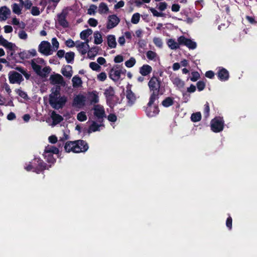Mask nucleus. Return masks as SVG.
<instances>
[{"label": "nucleus", "instance_id": "f8f14e48", "mask_svg": "<svg viewBox=\"0 0 257 257\" xmlns=\"http://www.w3.org/2000/svg\"><path fill=\"white\" fill-rule=\"evenodd\" d=\"M38 51L41 53L48 56L51 54L50 43L46 41H43L39 45Z\"/></svg>", "mask_w": 257, "mask_h": 257}, {"label": "nucleus", "instance_id": "2eb2a0df", "mask_svg": "<svg viewBox=\"0 0 257 257\" xmlns=\"http://www.w3.org/2000/svg\"><path fill=\"white\" fill-rule=\"evenodd\" d=\"M119 19L115 15H110L108 18L106 28L108 29H111L116 27L119 23Z\"/></svg>", "mask_w": 257, "mask_h": 257}, {"label": "nucleus", "instance_id": "cd10ccee", "mask_svg": "<svg viewBox=\"0 0 257 257\" xmlns=\"http://www.w3.org/2000/svg\"><path fill=\"white\" fill-rule=\"evenodd\" d=\"M57 154L59 153V149L54 147L51 146H47L44 150V154Z\"/></svg>", "mask_w": 257, "mask_h": 257}, {"label": "nucleus", "instance_id": "09e8293b", "mask_svg": "<svg viewBox=\"0 0 257 257\" xmlns=\"http://www.w3.org/2000/svg\"><path fill=\"white\" fill-rule=\"evenodd\" d=\"M192 76L190 78H188V79L190 78V79L193 81H196L200 77V74L197 71H194L191 73Z\"/></svg>", "mask_w": 257, "mask_h": 257}, {"label": "nucleus", "instance_id": "f03ea898", "mask_svg": "<svg viewBox=\"0 0 257 257\" xmlns=\"http://www.w3.org/2000/svg\"><path fill=\"white\" fill-rule=\"evenodd\" d=\"M89 148L87 143L84 140H79L75 141L67 142L64 146V149L67 153L72 152L75 153H84Z\"/></svg>", "mask_w": 257, "mask_h": 257}, {"label": "nucleus", "instance_id": "473e14b6", "mask_svg": "<svg viewBox=\"0 0 257 257\" xmlns=\"http://www.w3.org/2000/svg\"><path fill=\"white\" fill-rule=\"evenodd\" d=\"M108 11V8L105 3L102 2L99 4L98 8V12L99 14H106Z\"/></svg>", "mask_w": 257, "mask_h": 257}, {"label": "nucleus", "instance_id": "a211bd4d", "mask_svg": "<svg viewBox=\"0 0 257 257\" xmlns=\"http://www.w3.org/2000/svg\"><path fill=\"white\" fill-rule=\"evenodd\" d=\"M126 93L127 104L129 106H132L135 103L136 100V95L131 89H127L126 91Z\"/></svg>", "mask_w": 257, "mask_h": 257}, {"label": "nucleus", "instance_id": "680f3d73", "mask_svg": "<svg viewBox=\"0 0 257 257\" xmlns=\"http://www.w3.org/2000/svg\"><path fill=\"white\" fill-rule=\"evenodd\" d=\"M167 6L168 5L166 2H161L159 4L158 9L160 11H164L167 9Z\"/></svg>", "mask_w": 257, "mask_h": 257}, {"label": "nucleus", "instance_id": "79ce46f5", "mask_svg": "<svg viewBox=\"0 0 257 257\" xmlns=\"http://www.w3.org/2000/svg\"><path fill=\"white\" fill-rule=\"evenodd\" d=\"M16 93L21 97L24 98L25 100H28L29 99L27 93L21 89H17L16 90Z\"/></svg>", "mask_w": 257, "mask_h": 257}, {"label": "nucleus", "instance_id": "8fccbe9b", "mask_svg": "<svg viewBox=\"0 0 257 257\" xmlns=\"http://www.w3.org/2000/svg\"><path fill=\"white\" fill-rule=\"evenodd\" d=\"M209 112H210V107L209 103L208 102H206V103L204 105V110H203V114L204 115V117L205 118H207L209 115Z\"/></svg>", "mask_w": 257, "mask_h": 257}, {"label": "nucleus", "instance_id": "6ab92c4d", "mask_svg": "<svg viewBox=\"0 0 257 257\" xmlns=\"http://www.w3.org/2000/svg\"><path fill=\"white\" fill-rule=\"evenodd\" d=\"M109 77L114 81H118L120 78V72L118 69H116L115 66L110 69Z\"/></svg>", "mask_w": 257, "mask_h": 257}, {"label": "nucleus", "instance_id": "5701e85b", "mask_svg": "<svg viewBox=\"0 0 257 257\" xmlns=\"http://www.w3.org/2000/svg\"><path fill=\"white\" fill-rule=\"evenodd\" d=\"M107 45L110 48H115L116 46V42L114 35H109L107 37Z\"/></svg>", "mask_w": 257, "mask_h": 257}, {"label": "nucleus", "instance_id": "aec40b11", "mask_svg": "<svg viewBox=\"0 0 257 257\" xmlns=\"http://www.w3.org/2000/svg\"><path fill=\"white\" fill-rule=\"evenodd\" d=\"M61 72L65 77L70 78L73 74L72 67L69 65H66L61 69Z\"/></svg>", "mask_w": 257, "mask_h": 257}, {"label": "nucleus", "instance_id": "a878e982", "mask_svg": "<svg viewBox=\"0 0 257 257\" xmlns=\"http://www.w3.org/2000/svg\"><path fill=\"white\" fill-rule=\"evenodd\" d=\"M89 100L91 104H95L99 101V97L97 92L93 91L89 94Z\"/></svg>", "mask_w": 257, "mask_h": 257}, {"label": "nucleus", "instance_id": "1a4fd4ad", "mask_svg": "<svg viewBox=\"0 0 257 257\" xmlns=\"http://www.w3.org/2000/svg\"><path fill=\"white\" fill-rule=\"evenodd\" d=\"M178 41L179 44L187 47L190 49H195L197 47V44L192 40L186 38L184 36H181L178 38Z\"/></svg>", "mask_w": 257, "mask_h": 257}, {"label": "nucleus", "instance_id": "4468645a", "mask_svg": "<svg viewBox=\"0 0 257 257\" xmlns=\"http://www.w3.org/2000/svg\"><path fill=\"white\" fill-rule=\"evenodd\" d=\"M154 103L149 104V102L147 104V106L145 109L147 115L149 117H153L158 114L160 111L159 107L156 105L152 106Z\"/></svg>", "mask_w": 257, "mask_h": 257}, {"label": "nucleus", "instance_id": "bf43d9fd", "mask_svg": "<svg viewBox=\"0 0 257 257\" xmlns=\"http://www.w3.org/2000/svg\"><path fill=\"white\" fill-rule=\"evenodd\" d=\"M19 37L21 39L26 40L28 38V35L24 30H21L19 32Z\"/></svg>", "mask_w": 257, "mask_h": 257}, {"label": "nucleus", "instance_id": "9b49d317", "mask_svg": "<svg viewBox=\"0 0 257 257\" xmlns=\"http://www.w3.org/2000/svg\"><path fill=\"white\" fill-rule=\"evenodd\" d=\"M94 115L98 119L99 122H102L103 118L106 117L104 109L100 105H96L94 106Z\"/></svg>", "mask_w": 257, "mask_h": 257}, {"label": "nucleus", "instance_id": "2f4dec72", "mask_svg": "<svg viewBox=\"0 0 257 257\" xmlns=\"http://www.w3.org/2000/svg\"><path fill=\"white\" fill-rule=\"evenodd\" d=\"M74 57L75 53L72 51L66 53L65 56L67 62L71 64L74 62Z\"/></svg>", "mask_w": 257, "mask_h": 257}, {"label": "nucleus", "instance_id": "6e6d98bb", "mask_svg": "<svg viewBox=\"0 0 257 257\" xmlns=\"http://www.w3.org/2000/svg\"><path fill=\"white\" fill-rule=\"evenodd\" d=\"M31 14L32 15L36 16L40 15L39 9L37 7H32L31 9Z\"/></svg>", "mask_w": 257, "mask_h": 257}, {"label": "nucleus", "instance_id": "e2e57ef3", "mask_svg": "<svg viewBox=\"0 0 257 257\" xmlns=\"http://www.w3.org/2000/svg\"><path fill=\"white\" fill-rule=\"evenodd\" d=\"M52 43L55 50H57L59 47V43L56 38H53L52 39Z\"/></svg>", "mask_w": 257, "mask_h": 257}, {"label": "nucleus", "instance_id": "69168bd1", "mask_svg": "<svg viewBox=\"0 0 257 257\" xmlns=\"http://www.w3.org/2000/svg\"><path fill=\"white\" fill-rule=\"evenodd\" d=\"M123 61V57L122 55H118L114 57V61L116 63L122 62Z\"/></svg>", "mask_w": 257, "mask_h": 257}, {"label": "nucleus", "instance_id": "13d9d810", "mask_svg": "<svg viewBox=\"0 0 257 257\" xmlns=\"http://www.w3.org/2000/svg\"><path fill=\"white\" fill-rule=\"evenodd\" d=\"M88 23L90 26L95 27L97 25L98 22L94 18H90L88 21Z\"/></svg>", "mask_w": 257, "mask_h": 257}, {"label": "nucleus", "instance_id": "e433bc0d", "mask_svg": "<svg viewBox=\"0 0 257 257\" xmlns=\"http://www.w3.org/2000/svg\"><path fill=\"white\" fill-rule=\"evenodd\" d=\"M201 119V114L200 112L193 113L191 116V120L192 121L196 122Z\"/></svg>", "mask_w": 257, "mask_h": 257}, {"label": "nucleus", "instance_id": "774afa93", "mask_svg": "<svg viewBox=\"0 0 257 257\" xmlns=\"http://www.w3.org/2000/svg\"><path fill=\"white\" fill-rule=\"evenodd\" d=\"M23 5H24L26 9L29 10L32 7V3L30 0H26Z\"/></svg>", "mask_w": 257, "mask_h": 257}, {"label": "nucleus", "instance_id": "4be33fe9", "mask_svg": "<svg viewBox=\"0 0 257 257\" xmlns=\"http://www.w3.org/2000/svg\"><path fill=\"white\" fill-rule=\"evenodd\" d=\"M11 11L6 6L0 8V20L5 21L8 18V16L10 15Z\"/></svg>", "mask_w": 257, "mask_h": 257}, {"label": "nucleus", "instance_id": "de8ad7c7", "mask_svg": "<svg viewBox=\"0 0 257 257\" xmlns=\"http://www.w3.org/2000/svg\"><path fill=\"white\" fill-rule=\"evenodd\" d=\"M146 56L148 59L153 60L156 58L157 55L156 52L149 50L147 52Z\"/></svg>", "mask_w": 257, "mask_h": 257}, {"label": "nucleus", "instance_id": "7ed1b4c3", "mask_svg": "<svg viewBox=\"0 0 257 257\" xmlns=\"http://www.w3.org/2000/svg\"><path fill=\"white\" fill-rule=\"evenodd\" d=\"M27 171H32L37 174L43 172L45 170L48 169L47 165L40 158H35L25 167Z\"/></svg>", "mask_w": 257, "mask_h": 257}, {"label": "nucleus", "instance_id": "b1692460", "mask_svg": "<svg viewBox=\"0 0 257 257\" xmlns=\"http://www.w3.org/2000/svg\"><path fill=\"white\" fill-rule=\"evenodd\" d=\"M52 93L49 95V101L51 100L52 96L54 97L55 99H58V96L60 95V87L59 86L57 85L55 88H53L51 89Z\"/></svg>", "mask_w": 257, "mask_h": 257}, {"label": "nucleus", "instance_id": "39448f33", "mask_svg": "<svg viewBox=\"0 0 257 257\" xmlns=\"http://www.w3.org/2000/svg\"><path fill=\"white\" fill-rule=\"evenodd\" d=\"M31 67L36 73L42 77H46L51 71V69L49 66L45 67L42 70L41 66L37 64L34 61H32Z\"/></svg>", "mask_w": 257, "mask_h": 257}, {"label": "nucleus", "instance_id": "c756f323", "mask_svg": "<svg viewBox=\"0 0 257 257\" xmlns=\"http://www.w3.org/2000/svg\"><path fill=\"white\" fill-rule=\"evenodd\" d=\"M72 85L73 87H79L81 86L82 81L81 78L77 75L74 76L72 79Z\"/></svg>", "mask_w": 257, "mask_h": 257}, {"label": "nucleus", "instance_id": "bb28decb", "mask_svg": "<svg viewBox=\"0 0 257 257\" xmlns=\"http://www.w3.org/2000/svg\"><path fill=\"white\" fill-rule=\"evenodd\" d=\"M172 81L173 84L179 89L183 88L184 87L185 82L178 77L174 78Z\"/></svg>", "mask_w": 257, "mask_h": 257}, {"label": "nucleus", "instance_id": "412c9836", "mask_svg": "<svg viewBox=\"0 0 257 257\" xmlns=\"http://www.w3.org/2000/svg\"><path fill=\"white\" fill-rule=\"evenodd\" d=\"M152 68L148 64H144L140 68L139 72L143 76H146L149 75L152 71Z\"/></svg>", "mask_w": 257, "mask_h": 257}, {"label": "nucleus", "instance_id": "ea45409f", "mask_svg": "<svg viewBox=\"0 0 257 257\" xmlns=\"http://www.w3.org/2000/svg\"><path fill=\"white\" fill-rule=\"evenodd\" d=\"M90 68L93 71L99 72L101 70V67L100 65L94 62H91L89 63Z\"/></svg>", "mask_w": 257, "mask_h": 257}, {"label": "nucleus", "instance_id": "f3484780", "mask_svg": "<svg viewBox=\"0 0 257 257\" xmlns=\"http://www.w3.org/2000/svg\"><path fill=\"white\" fill-rule=\"evenodd\" d=\"M217 75L220 80L224 81L227 80L229 76L228 71L223 67L219 68Z\"/></svg>", "mask_w": 257, "mask_h": 257}, {"label": "nucleus", "instance_id": "052dcab7", "mask_svg": "<svg viewBox=\"0 0 257 257\" xmlns=\"http://www.w3.org/2000/svg\"><path fill=\"white\" fill-rule=\"evenodd\" d=\"M106 74L102 72L97 75V79L100 81H104L106 79Z\"/></svg>", "mask_w": 257, "mask_h": 257}, {"label": "nucleus", "instance_id": "3c124183", "mask_svg": "<svg viewBox=\"0 0 257 257\" xmlns=\"http://www.w3.org/2000/svg\"><path fill=\"white\" fill-rule=\"evenodd\" d=\"M196 86L199 91H202L206 86L205 82L203 81L200 80L197 82Z\"/></svg>", "mask_w": 257, "mask_h": 257}, {"label": "nucleus", "instance_id": "603ef678", "mask_svg": "<svg viewBox=\"0 0 257 257\" xmlns=\"http://www.w3.org/2000/svg\"><path fill=\"white\" fill-rule=\"evenodd\" d=\"M12 10L13 12L17 15H20L21 14V9L20 8L18 4L15 3L12 6Z\"/></svg>", "mask_w": 257, "mask_h": 257}, {"label": "nucleus", "instance_id": "393cba45", "mask_svg": "<svg viewBox=\"0 0 257 257\" xmlns=\"http://www.w3.org/2000/svg\"><path fill=\"white\" fill-rule=\"evenodd\" d=\"M51 117L53 122L55 124L60 123L63 120V117L60 114L56 113L54 111L52 112Z\"/></svg>", "mask_w": 257, "mask_h": 257}, {"label": "nucleus", "instance_id": "20e7f679", "mask_svg": "<svg viewBox=\"0 0 257 257\" xmlns=\"http://www.w3.org/2000/svg\"><path fill=\"white\" fill-rule=\"evenodd\" d=\"M224 121L222 117H215L210 123L211 130L214 133H219L224 128Z\"/></svg>", "mask_w": 257, "mask_h": 257}, {"label": "nucleus", "instance_id": "338daca9", "mask_svg": "<svg viewBox=\"0 0 257 257\" xmlns=\"http://www.w3.org/2000/svg\"><path fill=\"white\" fill-rule=\"evenodd\" d=\"M66 45L69 47L72 48L75 46L74 42L71 39H69L65 42Z\"/></svg>", "mask_w": 257, "mask_h": 257}, {"label": "nucleus", "instance_id": "72a5a7b5", "mask_svg": "<svg viewBox=\"0 0 257 257\" xmlns=\"http://www.w3.org/2000/svg\"><path fill=\"white\" fill-rule=\"evenodd\" d=\"M94 44H100L102 41V38L101 33L98 31H96L94 33Z\"/></svg>", "mask_w": 257, "mask_h": 257}, {"label": "nucleus", "instance_id": "4d7b16f0", "mask_svg": "<svg viewBox=\"0 0 257 257\" xmlns=\"http://www.w3.org/2000/svg\"><path fill=\"white\" fill-rule=\"evenodd\" d=\"M232 219L230 216H229L226 221V225L227 227L231 230L232 228Z\"/></svg>", "mask_w": 257, "mask_h": 257}, {"label": "nucleus", "instance_id": "58836bf2", "mask_svg": "<svg viewBox=\"0 0 257 257\" xmlns=\"http://www.w3.org/2000/svg\"><path fill=\"white\" fill-rule=\"evenodd\" d=\"M45 159L46 161L49 163L54 164L56 162V159L53 157V154H44Z\"/></svg>", "mask_w": 257, "mask_h": 257}, {"label": "nucleus", "instance_id": "c9c22d12", "mask_svg": "<svg viewBox=\"0 0 257 257\" xmlns=\"http://www.w3.org/2000/svg\"><path fill=\"white\" fill-rule=\"evenodd\" d=\"M100 126V124H97L95 121H93L92 124L89 127L88 133H91L92 132H95L99 131V127Z\"/></svg>", "mask_w": 257, "mask_h": 257}, {"label": "nucleus", "instance_id": "6e6552de", "mask_svg": "<svg viewBox=\"0 0 257 257\" xmlns=\"http://www.w3.org/2000/svg\"><path fill=\"white\" fill-rule=\"evenodd\" d=\"M8 76L10 83L11 84H20L24 80L22 74L15 71H11L9 73Z\"/></svg>", "mask_w": 257, "mask_h": 257}, {"label": "nucleus", "instance_id": "0e129e2a", "mask_svg": "<svg viewBox=\"0 0 257 257\" xmlns=\"http://www.w3.org/2000/svg\"><path fill=\"white\" fill-rule=\"evenodd\" d=\"M107 119L109 121L115 122L117 120L116 115L114 113H110L107 116Z\"/></svg>", "mask_w": 257, "mask_h": 257}, {"label": "nucleus", "instance_id": "a19ab883", "mask_svg": "<svg viewBox=\"0 0 257 257\" xmlns=\"http://www.w3.org/2000/svg\"><path fill=\"white\" fill-rule=\"evenodd\" d=\"M140 20V14L138 13H136L132 16L131 19V22L134 24H137Z\"/></svg>", "mask_w": 257, "mask_h": 257}, {"label": "nucleus", "instance_id": "49530a36", "mask_svg": "<svg viewBox=\"0 0 257 257\" xmlns=\"http://www.w3.org/2000/svg\"><path fill=\"white\" fill-rule=\"evenodd\" d=\"M149 11H150L154 16L163 17L165 16V14L163 13H159L155 9L153 8L149 7Z\"/></svg>", "mask_w": 257, "mask_h": 257}, {"label": "nucleus", "instance_id": "ddd939ff", "mask_svg": "<svg viewBox=\"0 0 257 257\" xmlns=\"http://www.w3.org/2000/svg\"><path fill=\"white\" fill-rule=\"evenodd\" d=\"M115 91L114 88L111 86H109L104 90V95L105 96L106 102L109 106L113 104L112 100Z\"/></svg>", "mask_w": 257, "mask_h": 257}, {"label": "nucleus", "instance_id": "c03bdc74", "mask_svg": "<svg viewBox=\"0 0 257 257\" xmlns=\"http://www.w3.org/2000/svg\"><path fill=\"white\" fill-rule=\"evenodd\" d=\"M136 63V59L134 57H131L129 60L125 62V65L128 68L133 67Z\"/></svg>", "mask_w": 257, "mask_h": 257}, {"label": "nucleus", "instance_id": "9d476101", "mask_svg": "<svg viewBox=\"0 0 257 257\" xmlns=\"http://www.w3.org/2000/svg\"><path fill=\"white\" fill-rule=\"evenodd\" d=\"M86 97L82 94L76 95L73 100L72 106L81 108L85 105Z\"/></svg>", "mask_w": 257, "mask_h": 257}, {"label": "nucleus", "instance_id": "f704fd0d", "mask_svg": "<svg viewBox=\"0 0 257 257\" xmlns=\"http://www.w3.org/2000/svg\"><path fill=\"white\" fill-rule=\"evenodd\" d=\"M92 30L90 29L82 31L80 34V37L81 39H86L92 34Z\"/></svg>", "mask_w": 257, "mask_h": 257}, {"label": "nucleus", "instance_id": "f257e3e1", "mask_svg": "<svg viewBox=\"0 0 257 257\" xmlns=\"http://www.w3.org/2000/svg\"><path fill=\"white\" fill-rule=\"evenodd\" d=\"M161 83L159 77L154 73L148 83L149 90L152 92L149 98V104L154 103L155 101L159 98V95L163 94L161 89Z\"/></svg>", "mask_w": 257, "mask_h": 257}, {"label": "nucleus", "instance_id": "dca6fc26", "mask_svg": "<svg viewBox=\"0 0 257 257\" xmlns=\"http://www.w3.org/2000/svg\"><path fill=\"white\" fill-rule=\"evenodd\" d=\"M50 83L52 85L61 84L64 85L65 82L63 77L59 74H52L49 78Z\"/></svg>", "mask_w": 257, "mask_h": 257}, {"label": "nucleus", "instance_id": "0eeeda50", "mask_svg": "<svg viewBox=\"0 0 257 257\" xmlns=\"http://www.w3.org/2000/svg\"><path fill=\"white\" fill-rule=\"evenodd\" d=\"M68 12L66 9H63L61 13L57 15V20L59 24L64 28L69 27V23L66 20L68 15Z\"/></svg>", "mask_w": 257, "mask_h": 257}, {"label": "nucleus", "instance_id": "5fc2aeb1", "mask_svg": "<svg viewBox=\"0 0 257 257\" xmlns=\"http://www.w3.org/2000/svg\"><path fill=\"white\" fill-rule=\"evenodd\" d=\"M97 9V7L94 5H91L90 6V8L88 9L87 14L91 15H94L96 13V10Z\"/></svg>", "mask_w": 257, "mask_h": 257}, {"label": "nucleus", "instance_id": "a18cd8bd", "mask_svg": "<svg viewBox=\"0 0 257 257\" xmlns=\"http://www.w3.org/2000/svg\"><path fill=\"white\" fill-rule=\"evenodd\" d=\"M77 119L80 121H84L87 119V116L84 111H81L77 114Z\"/></svg>", "mask_w": 257, "mask_h": 257}, {"label": "nucleus", "instance_id": "c85d7f7f", "mask_svg": "<svg viewBox=\"0 0 257 257\" xmlns=\"http://www.w3.org/2000/svg\"><path fill=\"white\" fill-rule=\"evenodd\" d=\"M174 103V98L172 97H167L165 98L162 102V104L165 107H168L172 106Z\"/></svg>", "mask_w": 257, "mask_h": 257}, {"label": "nucleus", "instance_id": "423d86ee", "mask_svg": "<svg viewBox=\"0 0 257 257\" xmlns=\"http://www.w3.org/2000/svg\"><path fill=\"white\" fill-rule=\"evenodd\" d=\"M51 99L49 101V103L55 109L62 108L67 102V97L64 95L58 97V99H55L52 96V99Z\"/></svg>", "mask_w": 257, "mask_h": 257}, {"label": "nucleus", "instance_id": "7c9ffc66", "mask_svg": "<svg viewBox=\"0 0 257 257\" xmlns=\"http://www.w3.org/2000/svg\"><path fill=\"white\" fill-rule=\"evenodd\" d=\"M167 44L168 46L172 50H176L179 48V46L181 45L178 41L177 43L172 39H169Z\"/></svg>", "mask_w": 257, "mask_h": 257}, {"label": "nucleus", "instance_id": "37998d69", "mask_svg": "<svg viewBox=\"0 0 257 257\" xmlns=\"http://www.w3.org/2000/svg\"><path fill=\"white\" fill-rule=\"evenodd\" d=\"M4 47L8 49L10 51H14L15 49L18 48L15 44L8 41L6 43Z\"/></svg>", "mask_w": 257, "mask_h": 257}, {"label": "nucleus", "instance_id": "4c0bfd02", "mask_svg": "<svg viewBox=\"0 0 257 257\" xmlns=\"http://www.w3.org/2000/svg\"><path fill=\"white\" fill-rule=\"evenodd\" d=\"M97 49L94 47L90 49L87 53L88 57L90 59H93L97 54Z\"/></svg>", "mask_w": 257, "mask_h": 257}, {"label": "nucleus", "instance_id": "864d4df0", "mask_svg": "<svg viewBox=\"0 0 257 257\" xmlns=\"http://www.w3.org/2000/svg\"><path fill=\"white\" fill-rule=\"evenodd\" d=\"M153 42L156 46L159 48H161L163 46L162 41L160 38H154L153 39Z\"/></svg>", "mask_w": 257, "mask_h": 257}]
</instances>
